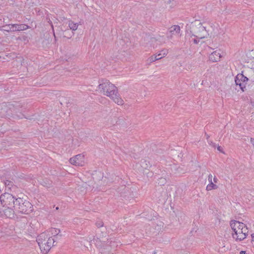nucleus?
<instances>
[{"label": "nucleus", "mask_w": 254, "mask_h": 254, "mask_svg": "<svg viewBox=\"0 0 254 254\" xmlns=\"http://www.w3.org/2000/svg\"><path fill=\"white\" fill-rule=\"evenodd\" d=\"M98 90L104 95L109 97L115 103L119 105H123L124 100L120 97L118 90L114 84L109 80L106 79H102L99 81Z\"/></svg>", "instance_id": "f257e3e1"}, {"label": "nucleus", "mask_w": 254, "mask_h": 254, "mask_svg": "<svg viewBox=\"0 0 254 254\" xmlns=\"http://www.w3.org/2000/svg\"><path fill=\"white\" fill-rule=\"evenodd\" d=\"M230 226L233 230L232 237L236 241L244 240L248 235V229L246 224L236 220H232Z\"/></svg>", "instance_id": "f03ea898"}, {"label": "nucleus", "mask_w": 254, "mask_h": 254, "mask_svg": "<svg viewBox=\"0 0 254 254\" xmlns=\"http://www.w3.org/2000/svg\"><path fill=\"white\" fill-rule=\"evenodd\" d=\"M37 242L41 252L43 254H47L54 245L55 240L54 238L49 237L46 233H42L38 236Z\"/></svg>", "instance_id": "7ed1b4c3"}, {"label": "nucleus", "mask_w": 254, "mask_h": 254, "mask_svg": "<svg viewBox=\"0 0 254 254\" xmlns=\"http://www.w3.org/2000/svg\"><path fill=\"white\" fill-rule=\"evenodd\" d=\"M18 103H3L0 106V117L2 118L13 117L19 110Z\"/></svg>", "instance_id": "20e7f679"}, {"label": "nucleus", "mask_w": 254, "mask_h": 254, "mask_svg": "<svg viewBox=\"0 0 254 254\" xmlns=\"http://www.w3.org/2000/svg\"><path fill=\"white\" fill-rule=\"evenodd\" d=\"M16 200V203L14 206L15 210L25 214H29L32 212L33 205L29 201L21 197H17Z\"/></svg>", "instance_id": "39448f33"}, {"label": "nucleus", "mask_w": 254, "mask_h": 254, "mask_svg": "<svg viewBox=\"0 0 254 254\" xmlns=\"http://www.w3.org/2000/svg\"><path fill=\"white\" fill-rule=\"evenodd\" d=\"M190 32L200 39L206 38L209 35L206 27L203 26L199 20H196L192 24Z\"/></svg>", "instance_id": "423d86ee"}, {"label": "nucleus", "mask_w": 254, "mask_h": 254, "mask_svg": "<svg viewBox=\"0 0 254 254\" xmlns=\"http://www.w3.org/2000/svg\"><path fill=\"white\" fill-rule=\"evenodd\" d=\"M17 198L12 194L5 192L0 195V201L2 207H9L15 205Z\"/></svg>", "instance_id": "0eeeda50"}, {"label": "nucleus", "mask_w": 254, "mask_h": 254, "mask_svg": "<svg viewBox=\"0 0 254 254\" xmlns=\"http://www.w3.org/2000/svg\"><path fill=\"white\" fill-rule=\"evenodd\" d=\"M248 81V78L243 74H237L235 78L236 84L239 85L243 91H244L246 88Z\"/></svg>", "instance_id": "6e6552de"}, {"label": "nucleus", "mask_w": 254, "mask_h": 254, "mask_svg": "<svg viewBox=\"0 0 254 254\" xmlns=\"http://www.w3.org/2000/svg\"><path fill=\"white\" fill-rule=\"evenodd\" d=\"M69 162L75 166H83L85 164L84 156L80 154L70 158Z\"/></svg>", "instance_id": "1a4fd4ad"}, {"label": "nucleus", "mask_w": 254, "mask_h": 254, "mask_svg": "<svg viewBox=\"0 0 254 254\" xmlns=\"http://www.w3.org/2000/svg\"><path fill=\"white\" fill-rule=\"evenodd\" d=\"M181 29L180 27L178 25H173L169 28V34L168 37L170 39L173 38V35L179 36Z\"/></svg>", "instance_id": "9d476101"}, {"label": "nucleus", "mask_w": 254, "mask_h": 254, "mask_svg": "<svg viewBox=\"0 0 254 254\" xmlns=\"http://www.w3.org/2000/svg\"><path fill=\"white\" fill-rule=\"evenodd\" d=\"M221 57L220 51H216L212 53L209 56V60L211 62L216 63L219 61Z\"/></svg>", "instance_id": "9b49d317"}, {"label": "nucleus", "mask_w": 254, "mask_h": 254, "mask_svg": "<svg viewBox=\"0 0 254 254\" xmlns=\"http://www.w3.org/2000/svg\"><path fill=\"white\" fill-rule=\"evenodd\" d=\"M5 208L3 210V213L5 216L7 218H12L14 216L15 209L13 206L5 207Z\"/></svg>", "instance_id": "f8f14e48"}, {"label": "nucleus", "mask_w": 254, "mask_h": 254, "mask_svg": "<svg viewBox=\"0 0 254 254\" xmlns=\"http://www.w3.org/2000/svg\"><path fill=\"white\" fill-rule=\"evenodd\" d=\"M208 180L209 184L206 186V189L207 190L209 191L212 190H216L218 188V186L212 182V175L211 174L208 175Z\"/></svg>", "instance_id": "ddd939ff"}, {"label": "nucleus", "mask_w": 254, "mask_h": 254, "mask_svg": "<svg viewBox=\"0 0 254 254\" xmlns=\"http://www.w3.org/2000/svg\"><path fill=\"white\" fill-rule=\"evenodd\" d=\"M189 37V42L190 43H193L194 44H198V43L199 42V40L201 39L194 35V34L193 33H191V34H189L188 35H186V37Z\"/></svg>", "instance_id": "4468645a"}, {"label": "nucleus", "mask_w": 254, "mask_h": 254, "mask_svg": "<svg viewBox=\"0 0 254 254\" xmlns=\"http://www.w3.org/2000/svg\"><path fill=\"white\" fill-rule=\"evenodd\" d=\"M163 57H164L162 56V54L161 53H159L157 55H154L148 58V62L150 63H153L158 61L159 60L161 59Z\"/></svg>", "instance_id": "2eb2a0df"}, {"label": "nucleus", "mask_w": 254, "mask_h": 254, "mask_svg": "<svg viewBox=\"0 0 254 254\" xmlns=\"http://www.w3.org/2000/svg\"><path fill=\"white\" fill-rule=\"evenodd\" d=\"M163 57H164L162 56V54L161 53H159L157 55H154L148 58V62L150 63H153L158 61L159 60L161 59Z\"/></svg>", "instance_id": "dca6fc26"}, {"label": "nucleus", "mask_w": 254, "mask_h": 254, "mask_svg": "<svg viewBox=\"0 0 254 254\" xmlns=\"http://www.w3.org/2000/svg\"><path fill=\"white\" fill-rule=\"evenodd\" d=\"M68 25L70 30L75 31L77 29L78 24L77 23H74L72 20L68 21Z\"/></svg>", "instance_id": "f3484780"}, {"label": "nucleus", "mask_w": 254, "mask_h": 254, "mask_svg": "<svg viewBox=\"0 0 254 254\" xmlns=\"http://www.w3.org/2000/svg\"><path fill=\"white\" fill-rule=\"evenodd\" d=\"M17 27L18 28V31H20L28 29V26L25 24H17Z\"/></svg>", "instance_id": "a211bd4d"}, {"label": "nucleus", "mask_w": 254, "mask_h": 254, "mask_svg": "<svg viewBox=\"0 0 254 254\" xmlns=\"http://www.w3.org/2000/svg\"><path fill=\"white\" fill-rule=\"evenodd\" d=\"M17 24H11L10 25L11 31H18V28L17 27Z\"/></svg>", "instance_id": "6ab92c4d"}, {"label": "nucleus", "mask_w": 254, "mask_h": 254, "mask_svg": "<svg viewBox=\"0 0 254 254\" xmlns=\"http://www.w3.org/2000/svg\"><path fill=\"white\" fill-rule=\"evenodd\" d=\"M3 30L7 32L11 31L10 24L3 26Z\"/></svg>", "instance_id": "aec40b11"}, {"label": "nucleus", "mask_w": 254, "mask_h": 254, "mask_svg": "<svg viewBox=\"0 0 254 254\" xmlns=\"http://www.w3.org/2000/svg\"><path fill=\"white\" fill-rule=\"evenodd\" d=\"M162 54V56L165 57L168 54V50L164 49L160 51V53Z\"/></svg>", "instance_id": "412c9836"}, {"label": "nucleus", "mask_w": 254, "mask_h": 254, "mask_svg": "<svg viewBox=\"0 0 254 254\" xmlns=\"http://www.w3.org/2000/svg\"><path fill=\"white\" fill-rule=\"evenodd\" d=\"M166 183V179L163 178L160 179V182L159 184H160L161 185H164Z\"/></svg>", "instance_id": "4be33fe9"}, {"label": "nucleus", "mask_w": 254, "mask_h": 254, "mask_svg": "<svg viewBox=\"0 0 254 254\" xmlns=\"http://www.w3.org/2000/svg\"><path fill=\"white\" fill-rule=\"evenodd\" d=\"M96 225L98 228H100V227H102L103 226V222H102V221H100V222H97L96 223Z\"/></svg>", "instance_id": "5701e85b"}, {"label": "nucleus", "mask_w": 254, "mask_h": 254, "mask_svg": "<svg viewBox=\"0 0 254 254\" xmlns=\"http://www.w3.org/2000/svg\"><path fill=\"white\" fill-rule=\"evenodd\" d=\"M208 142L210 145L212 146L213 147H215V143H213L212 141L208 140Z\"/></svg>", "instance_id": "b1692460"}, {"label": "nucleus", "mask_w": 254, "mask_h": 254, "mask_svg": "<svg viewBox=\"0 0 254 254\" xmlns=\"http://www.w3.org/2000/svg\"><path fill=\"white\" fill-rule=\"evenodd\" d=\"M252 237V242L254 245V233L251 235Z\"/></svg>", "instance_id": "393cba45"}, {"label": "nucleus", "mask_w": 254, "mask_h": 254, "mask_svg": "<svg viewBox=\"0 0 254 254\" xmlns=\"http://www.w3.org/2000/svg\"><path fill=\"white\" fill-rule=\"evenodd\" d=\"M53 231H55V234H58V233H57L58 232H60V230H59L55 229H52V232Z\"/></svg>", "instance_id": "a878e982"}, {"label": "nucleus", "mask_w": 254, "mask_h": 254, "mask_svg": "<svg viewBox=\"0 0 254 254\" xmlns=\"http://www.w3.org/2000/svg\"><path fill=\"white\" fill-rule=\"evenodd\" d=\"M52 29H53V32L54 36V37H55V40H56V35H55V32H54V27H53V25H52Z\"/></svg>", "instance_id": "bb28decb"}, {"label": "nucleus", "mask_w": 254, "mask_h": 254, "mask_svg": "<svg viewBox=\"0 0 254 254\" xmlns=\"http://www.w3.org/2000/svg\"><path fill=\"white\" fill-rule=\"evenodd\" d=\"M213 181L215 183H217L218 182V179L216 177H214L213 178Z\"/></svg>", "instance_id": "cd10ccee"}, {"label": "nucleus", "mask_w": 254, "mask_h": 254, "mask_svg": "<svg viewBox=\"0 0 254 254\" xmlns=\"http://www.w3.org/2000/svg\"><path fill=\"white\" fill-rule=\"evenodd\" d=\"M73 35H74V33L72 32L71 34H69V36H66V37L67 38H70ZM64 37H66V36H64Z\"/></svg>", "instance_id": "c85d7f7f"}, {"label": "nucleus", "mask_w": 254, "mask_h": 254, "mask_svg": "<svg viewBox=\"0 0 254 254\" xmlns=\"http://www.w3.org/2000/svg\"><path fill=\"white\" fill-rule=\"evenodd\" d=\"M217 148V150H219L220 152H223L221 146H218Z\"/></svg>", "instance_id": "c756f323"}, {"label": "nucleus", "mask_w": 254, "mask_h": 254, "mask_svg": "<svg viewBox=\"0 0 254 254\" xmlns=\"http://www.w3.org/2000/svg\"><path fill=\"white\" fill-rule=\"evenodd\" d=\"M251 143L253 144L254 147V138H251Z\"/></svg>", "instance_id": "7c9ffc66"}, {"label": "nucleus", "mask_w": 254, "mask_h": 254, "mask_svg": "<svg viewBox=\"0 0 254 254\" xmlns=\"http://www.w3.org/2000/svg\"><path fill=\"white\" fill-rule=\"evenodd\" d=\"M240 254H247L245 251H241L240 253Z\"/></svg>", "instance_id": "2f4dec72"}, {"label": "nucleus", "mask_w": 254, "mask_h": 254, "mask_svg": "<svg viewBox=\"0 0 254 254\" xmlns=\"http://www.w3.org/2000/svg\"><path fill=\"white\" fill-rule=\"evenodd\" d=\"M205 135H206V139H207V140H208V138L209 137V136L207 134H205Z\"/></svg>", "instance_id": "473e14b6"}, {"label": "nucleus", "mask_w": 254, "mask_h": 254, "mask_svg": "<svg viewBox=\"0 0 254 254\" xmlns=\"http://www.w3.org/2000/svg\"><path fill=\"white\" fill-rule=\"evenodd\" d=\"M253 54V55L254 54V50H252V51H251V52L250 53V54Z\"/></svg>", "instance_id": "72a5a7b5"}, {"label": "nucleus", "mask_w": 254, "mask_h": 254, "mask_svg": "<svg viewBox=\"0 0 254 254\" xmlns=\"http://www.w3.org/2000/svg\"><path fill=\"white\" fill-rule=\"evenodd\" d=\"M101 253H104L103 250H101Z\"/></svg>", "instance_id": "f704fd0d"}, {"label": "nucleus", "mask_w": 254, "mask_h": 254, "mask_svg": "<svg viewBox=\"0 0 254 254\" xmlns=\"http://www.w3.org/2000/svg\"><path fill=\"white\" fill-rule=\"evenodd\" d=\"M58 209H59V207H56V209H57V210H58Z\"/></svg>", "instance_id": "c9c22d12"}, {"label": "nucleus", "mask_w": 254, "mask_h": 254, "mask_svg": "<svg viewBox=\"0 0 254 254\" xmlns=\"http://www.w3.org/2000/svg\"><path fill=\"white\" fill-rule=\"evenodd\" d=\"M0 213H1V211H0Z\"/></svg>", "instance_id": "e433bc0d"}]
</instances>
